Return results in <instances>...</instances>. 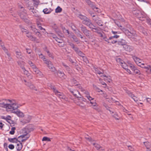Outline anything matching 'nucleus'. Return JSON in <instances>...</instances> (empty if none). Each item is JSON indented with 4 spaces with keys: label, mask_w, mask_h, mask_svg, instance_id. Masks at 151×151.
<instances>
[{
    "label": "nucleus",
    "mask_w": 151,
    "mask_h": 151,
    "mask_svg": "<svg viewBox=\"0 0 151 151\" xmlns=\"http://www.w3.org/2000/svg\"><path fill=\"white\" fill-rule=\"evenodd\" d=\"M57 73L58 76L62 79H65L66 78V76L63 72L60 70H58Z\"/></svg>",
    "instance_id": "nucleus-17"
},
{
    "label": "nucleus",
    "mask_w": 151,
    "mask_h": 151,
    "mask_svg": "<svg viewBox=\"0 0 151 151\" xmlns=\"http://www.w3.org/2000/svg\"><path fill=\"white\" fill-rule=\"evenodd\" d=\"M83 104V103H82L78 102L77 105L81 107L82 109H84L85 108L86 106L85 105H84Z\"/></svg>",
    "instance_id": "nucleus-37"
},
{
    "label": "nucleus",
    "mask_w": 151,
    "mask_h": 151,
    "mask_svg": "<svg viewBox=\"0 0 151 151\" xmlns=\"http://www.w3.org/2000/svg\"><path fill=\"white\" fill-rule=\"evenodd\" d=\"M93 87L96 90H97L98 92H103V91L102 90H101L100 89H99V88H98L96 86L93 85Z\"/></svg>",
    "instance_id": "nucleus-54"
},
{
    "label": "nucleus",
    "mask_w": 151,
    "mask_h": 151,
    "mask_svg": "<svg viewBox=\"0 0 151 151\" xmlns=\"http://www.w3.org/2000/svg\"><path fill=\"white\" fill-rule=\"evenodd\" d=\"M46 64L47 65L49 68H51L53 67V65L52 64V63L50 61L47 62L46 63Z\"/></svg>",
    "instance_id": "nucleus-29"
},
{
    "label": "nucleus",
    "mask_w": 151,
    "mask_h": 151,
    "mask_svg": "<svg viewBox=\"0 0 151 151\" xmlns=\"http://www.w3.org/2000/svg\"><path fill=\"white\" fill-rule=\"evenodd\" d=\"M41 58L43 60V61H45V63L46 64V63L49 62L50 61H49L47 60L46 58L44 56H43L42 57H41Z\"/></svg>",
    "instance_id": "nucleus-55"
},
{
    "label": "nucleus",
    "mask_w": 151,
    "mask_h": 151,
    "mask_svg": "<svg viewBox=\"0 0 151 151\" xmlns=\"http://www.w3.org/2000/svg\"><path fill=\"white\" fill-rule=\"evenodd\" d=\"M70 91L73 94V96L76 98H77L80 93L78 91L75 89H69Z\"/></svg>",
    "instance_id": "nucleus-10"
},
{
    "label": "nucleus",
    "mask_w": 151,
    "mask_h": 151,
    "mask_svg": "<svg viewBox=\"0 0 151 151\" xmlns=\"http://www.w3.org/2000/svg\"><path fill=\"white\" fill-rule=\"evenodd\" d=\"M19 143H18L16 148L17 151H20L22 148V143L19 141H18Z\"/></svg>",
    "instance_id": "nucleus-22"
},
{
    "label": "nucleus",
    "mask_w": 151,
    "mask_h": 151,
    "mask_svg": "<svg viewBox=\"0 0 151 151\" xmlns=\"http://www.w3.org/2000/svg\"><path fill=\"white\" fill-rule=\"evenodd\" d=\"M141 16L139 17H138L139 19L141 21H144L146 19V18L147 17L146 15L145 14H141Z\"/></svg>",
    "instance_id": "nucleus-25"
},
{
    "label": "nucleus",
    "mask_w": 151,
    "mask_h": 151,
    "mask_svg": "<svg viewBox=\"0 0 151 151\" xmlns=\"http://www.w3.org/2000/svg\"><path fill=\"white\" fill-rule=\"evenodd\" d=\"M41 25L38 24V26H37L38 27V28L39 29H40L41 30H44L45 31V29L43 28H42L41 27Z\"/></svg>",
    "instance_id": "nucleus-60"
},
{
    "label": "nucleus",
    "mask_w": 151,
    "mask_h": 151,
    "mask_svg": "<svg viewBox=\"0 0 151 151\" xmlns=\"http://www.w3.org/2000/svg\"><path fill=\"white\" fill-rule=\"evenodd\" d=\"M8 140L10 142L12 143H17L18 142L19 140H18L17 139L16 137L14 138H9Z\"/></svg>",
    "instance_id": "nucleus-24"
},
{
    "label": "nucleus",
    "mask_w": 151,
    "mask_h": 151,
    "mask_svg": "<svg viewBox=\"0 0 151 151\" xmlns=\"http://www.w3.org/2000/svg\"><path fill=\"white\" fill-rule=\"evenodd\" d=\"M147 101V102L149 103L150 104H151V99L150 98H146Z\"/></svg>",
    "instance_id": "nucleus-61"
},
{
    "label": "nucleus",
    "mask_w": 151,
    "mask_h": 151,
    "mask_svg": "<svg viewBox=\"0 0 151 151\" xmlns=\"http://www.w3.org/2000/svg\"><path fill=\"white\" fill-rule=\"evenodd\" d=\"M62 9L60 7L58 6L55 9V12L60 13L62 11Z\"/></svg>",
    "instance_id": "nucleus-41"
},
{
    "label": "nucleus",
    "mask_w": 151,
    "mask_h": 151,
    "mask_svg": "<svg viewBox=\"0 0 151 151\" xmlns=\"http://www.w3.org/2000/svg\"><path fill=\"white\" fill-rule=\"evenodd\" d=\"M81 31L87 37H89L91 35V32L89 30L87 29L86 27L82 24L80 26Z\"/></svg>",
    "instance_id": "nucleus-5"
},
{
    "label": "nucleus",
    "mask_w": 151,
    "mask_h": 151,
    "mask_svg": "<svg viewBox=\"0 0 151 151\" xmlns=\"http://www.w3.org/2000/svg\"><path fill=\"white\" fill-rule=\"evenodd\" d=\"M144 145L146 147L147 149V150H150L149 148L150 147V143L148 142H143Z\"/></svg>",
    "instance_id": "nucleus-31"
},
{
    "label": "nucleus",
    "mask_w": 151,
    "mask_h": 151,
    "mask_svg": "<svg viewBox=\"0 0 151 151\" xmlns=\"http://www.w3.org/2000/svg\"><path fill=\"white\" fill-rule=\"evenodd\" d=\"M8 101H11V100L9 99H3L0 100V106L4 108H5L6 109H7L8 105Z\"/></svg>",
    "instance_id": "nucleus-7"
},
{
    "label": "nucleus",
    "mask_w": 151,
    "mask_h": 151,
    "mask_svg": "<svg viewBox=\"0 0 151 151\" xmlns=\"http://www.w3.org/2000/svg\"><path fill=\"white\" fill-rule=\"evenodd\" d=\"M55 40L58 43H63V40L59 38L58 37H57Z\"/></svg>",
    "instance_id": "nucleus-51"
},
{
    "label": "nucleus",
    "mask_w": 151,
    "mask_h": 151,
    "mask_svg": "<svg viewBox=\"0 0 151 151\" xmlns=\"http://www.w3.org/2000/svg\"><path fill=\"white\" fill-rule=\"evenodd\" d=\"M43 12L45 14H49L51 12L50 11H48V9L47 8L44 9L43 10Z\"/></svg>",
    "instance_id": "nucleus-43"
},
{
    "label": "nucleus",
    "mask_w": 151,
    "mask_h": 151,
    "mask_svg": "<svg viewBox=\"0 0 151 151\" xmlns=\"http://www.w3.org/2000/svg\"><path fill=\"white\" fill-rule=\"evenodd\" d=\"M26 129V132L27 133L30 132H31L33 131L34 130V128L33 126L32 125H28L26 126L25 128Z\"/></svg>",
    "instance_id": "nucleus-14"
},
{
    "label": "nucleus",
    "mask_w": 151,
    "mask_h": 151,
    "mask_svg": "<svg viewBox=\"0 0 151 151\" xmlns=\"http://www.w3.org/2000/svg\"><path fill=\"white\" fill-rule=\"evenodd\" d=\"M92 144L97 150H99V148H100L101 146L97 143H92Z\"/></svg>",
    "instance_id": "nucleus-36"
},
{
    "label": "nucleus",
    "mask_w": 151,
    "mask_h": 151,
    "mask_svg": "<svg viewBox=\"0 0 151 151\" xmlns=\"http://www.w3.org/2000/svg\"><path fill=\"white\" fill-rule=\"evenodd\" d=\"M50 69V70L52 72H55V71H56V69L55 68L54 66L51 68H49Z\"/></svg>",
    "instance_id": "nucleus-53"
},
{
    "label": "nucleus",
    "mask_w": 151,
    "mask_h": 151,
    "mask_svg": "<svg viewBox=\"0 0 151 151\" xmlns=\"http://www.w3.org/2000/svg\"><path fill=\"white\" fill-rule=\"evenodd\" d=\"M78 55L82 57L85 56V55L82 52L79 50L77 53Z\"/></svg>",
    "instance_id": "nucleus-35"
},
{
    "label": "nucleus",
    "mask_w": 151,
    "mask_h": 151,
    "mask_svg": "<svg viewBox=\"0 0 151 151\" xmlns=\"http://www.w3.org/2000/svg\"><path fill=\"white\" fill-rule=\"evenodd\" d=\"M93 18V20L95 22H96L99 19V17L96 16H93L92 17Z\"/></svg>",
    "instance_id": "nucleus-32"
},
{
    "label": "nucleus",
    "mask_w": 151,
    "mask_h": 151,
    "mask_svg": "<svg viewBox=\"0 0 151 151\" xmlns=\"http://www.w3.org/2000/svg\"><path fill=\"white\" fill-rule=\"evenodd\" d=\"M73 49L74 50L76 53H77L80 50L77 47H75Z\"/></svg>",
    "instance_id": "nucleus-57"
},
{
    "label": "nucleus",
    "mask_w": 151,
    "mask_h": 151,
    "mask_svg": "<svg viewBox=\"0 0 151 151\" xmlns=\"http://www.w3.org/2000/svg\"><path fill=\"white\" fill-rule=\"evenodd\" d=\"M9 148L11 150H13L14 148V146L12 144H10L8 146Z\"/></svg>",
    "instance_id": "nucleus-56"
},
{
    "label": "nucleus",
    "mask_w": 151,
    "mask_h": 151,
    "mask_svg": "<svg viewBox=\"0 0 151 151\" xmlns=\"http://www.w3.org/2000/svg\"><path fill=\"white\" fill-rule=\"evenodd\" d=\"M119 37V36L118 35H116L110 37H109V39L112 40L113 38H118Z\"/></svg>",
    "instance_id": "nucleus-47"
},
{
    "label": "nucleus",
    "mask_w": 151,
    "mask_h": 151,
    "mask_svg": "<svg viewBox=\"0 0 151 151\" xmlns=\"http://www.w3.org/2000/svg\"><path fill=\"white\" fill-rule=\"evenodd\" d=\"M133 59L135 61L136 63H137L139 66H140V64L141 63L140 59L139 58L135 56H134L133 57Z\"/></svg>",
    "instance_id": "nucleus-23"
},
{
    "label": "nucleus",
    "mask_w": 151,
    "mask_h": 151,
    "mask_svg": "<svg viewBox=\"0 0 151 151\" xmlns=\"http://www.w3.org/2000/svg\"><path fill=\"white\" fill-rule=\"evenodd\" d=\"M83 60L84 62H85L86 63H89V61L88 60L87 58L84 56L83 57H82Z\"/></svg>",
    "instance_id": "nucleus-42"
},
{
    "label": "nucleus",
    "mask_w": 151,
    "mask_h": 151,
    "mask_svg": "<svg viewBox=\"0 0 151 151\" xmlns=\"http://www.w3.org/2000/svg\"><path fill=\"white\" fill-rule=\"evenodd\" d=\"M79 103H83V102H86L87 100L86 99L84 98L81 94L79 95L77 98Z\"/></svg>",
    "instance_id": "nucleus-13"
},
{
    "label": "nucleus",
    "mask_w": 151,
    "mask_h": 151,
    "mask_svg": "<svg viewBox=\"0 0 151 151\" xmlns=\"http://www.w3.org/2000/svg\"><path fill=\"white\" fill-rule=\"evenodd\" d=\"M68 43L73 49L75 47L74 44L71 42H68Z\"/></svg>",
    "instance_id": "nucleus-50"
},
{
    "label": "nucleus",
    "mask_w": 151,
    "mask_h": 151,
    "mask_svg": "<svg viewBox=\"0 0 151 151\" xmlns=\"http://www.w3.org/2000/svg\"><path fill=\"white\" fill-rule=\"evenodd\" d=\"M18 65L20 66L22 69L23 68H24V62L23 61V60H19L17 61Z\"/></svg>",
    "instance_id": "nucleus-20"
},
{
    "label": "nucleus",
    "mask_w": 151,
    "mask_h": 151,
    "mask_svg": "<svg viewBox=\"0 0 151 151\" xmlns=\"http://www.w3.org/2000/svg\"><path fill=\"white\" fill-rule=\"evenodd\" d=\"M29 39L31 41H35L36 40H37V38L35 37H33L32 36L31 37L29 38Z\"/></svg>",
    "instance_id": "nucleus-58"
},
{
    "label": "nucleus",
    "mask_w": 151,
    "mask_h": 151,
    "mask_svg": "<svg viewBox=\"0 0 151 151\" xmlns=\"http://www.w3.org/2000/svg\"><path fill=\"white\" fill-rule=\"evenodd\" d=\"M85 97H86L89 101H90V103L91 104L92 106H96L97 104L96 102H93L91 101V100H93L94 99V98H92V97L90 96V94H88L87 96H86Z\"/></svg>",
    "instance_id": "nucleus-15"
},
{
    "label": "nucleus",
    "mask_w": 151,
    "mask_h": 151,
    "mask_svg": "<svg viewBox=\"0 0 151 151\" xmlns=\"http://www.w3.org/2000/svg\"><path fill=\"white\" fill-rule=\"evenodd\" d=\"M146 22L149 24L151 25V19L148 17H147L146 19Z\"/></svg>",
    "instance_id": "nucleus-48"
},
{
    "label": "nucleus",
    "mask_w": 151,
    "mask_h": 151,
    "mask_svg": "<svg viewBox=\"0 0 151 151\" xmlns=\"http://www.w3.org/2000/svg\"><path fill=\"white\" fill-rule=\"evenodd\" d=\"M25 85L29 86L31 89H32L34 88V85L30 82H27Z\"/></svg>",
    "instance_id": "nucleus-28"
},
{
    "label": "nucleus",
    "mask_w": 151,
    "mask_h": 151,
    "mask_svg": "<svg viewBox=\"0 0 151 151\" xmlns=\"http://www.w3.org/2000/svg\"><path fill=\"white\" fill-rule=\"evenodd\" d=\"M129 149L131 151H133L134 150V149L131 146H128Z\"/></svg>",
    "instance_id": "nucleus-62"
},
{
    "label": "nucleus",
    "mask_w": 151,
    "mask_h": 151,
    "mask_svg": "<svg viewBox=\"0 0 151 151\" xmlns=\"http://www.w3.org/2000/svg\"><path fill=\"white\" fill-rule=\"evenodd\" d=\"M25 133H26V134H23L22 135H21L19 136L18 137V138H20V137L23 138H24V137H25V136H26V137H27V135H27V134H28V133H27V132H25Z\"/></svg>",
    "instance_id": "nucleus-52"
},
{
    "label": "nucleus",
    "mask_w": 151,
    "mask_h": 151,
    "mask_svg": "<svg viewBox=\"0 0 151 151\" xmlns=\"http://www.w3.org/2000/svg\"><path fill=\"white\" fill-rule=\"evenodd\" d=\"M83 23L84 24L88 27L91 30L93 31V27H95V26L93 24L89 19L87 18Z\"/></svg>",
    "instance_id": "nucleus-6"
},
{
    "label": "nucleus",
    "mask_w": 151,
    "mask_h": 151,
    "mask_svg": "<svg viewBox=\"0 0 151 151\" xmlns=\"http://www.w3.org/2000/svg\"><path fill=\"white\" fill-rule=\"evenodd\" d=\"M42 141H50V139L47 137H44L42 139Z\"/></svg>",
    "instance_id": "nucleus-49"
},
{
    "label": "nucleus",
    "mask_w": 151,
    "mask_h": 151,
    "mask_svg": "<svg viewBox=\"0 0 151 151\" xmlns=\"http://www.w3.org/2000/svg\"><path fill=\"white\" fill-rule=\"evenodd\" d=\"M78 17L80 18L81 20H83V22L86 19L88 18L86 16L82 15L81 14L79 15Z\"/></svg>",
    "instance_id": "nucleus-26"
},
{
    "label": "nucleus",
    "mask_w": 151,
    "mask_h": 151,
    "mask_svg": "<svg viewBox=\"0 0 151 151\" xmlns=\"http://www.w3.org/2000/svg\"><path fill=\"white\" fill-rule=\"evenodd\" d=\"M63 65L65 67L66 69L68 71H70V68L68 66V65H66V64H65L64 63H63Z\"/></svg>",
    "instance_id": "nucleus-46"
},
{
    "label": "nucleus",
    "mask_w": 151,
    "mask_h": 151,
    "mask_svg": "<svg viewBox=\"0 0 151 151\" xmlns=\"http://www.w3.org/2000/svg\"><path fill=\"white\" fill-rule=\"evenodd\" d=\"M33 1L34 2V4L37 6H38L39 3V1L38 0H33Z\"/></svg>",
    "instance_id": "nucleus-59"
},
{
    "label": "nucleus",
    "mask_w": 151,
    "mask_h": 151,
    "mask_svg": "<svg viewBox=\"0 0 151 151\" xmlns=\"http://www.w3.org/2000/svg\"><path fill=\"white\" fill-rule=\"evenodd\" d=\"M33 70V73L34 74H39L40 75L41 73V72L37 68V67Z\"/></svg>",
    "instance_id": "nucleus-27"
},
{
    "label": "nucleus",
    "mask_w": 151,
    "mask_h": 151,
    "mask_svg": "<svg viewBox=\"0 0 151 151\" xmlns=\"http://www.w3.org/2000/svg\"><path fill=\"white\" fill-rule=\"evenodd\" d=\"M51 88L55 93H58V90L56 89L55 87L54 86H51Z\"/></svg>",
    "instance_id": "nucleus-44"
},
{
    "label": "nucleus",
    "mask_w": 151,
    "mask_h": 151,
    "mask_svg": "<svg viewBox=\"0 0 151 151\" xmlns=\"http://www.w3.org/2000/svg\"><path fill=\"white\" fill-rule=\"evenodd\" d=\"M15 52L16 56L18 60H24L22 54L20 51L15 50Z\"/></svg>",
    "instance_id": "nucleus-9"
},
{
    "label": "nucleus",
    "mask_w": 151,
    "mask_h": 151,
    "mask_svg": "<svg viewBox=\"0 0 151 151\" xmlns=\"http://www.w3.org/2000/svg\"><path fill=\"white\" fill-rule=\"evenodd\" d=\"M89 6L93 10H94L95 11H96L97 12H99L98 10H95V9H98V8L97 7H96L95 6V4L93 2H92L90 4V5H89Z\"/></svg>",
    "instance_id": "nucleus-21"
},
{
    "label": "nucleus",
    "mask_w": 151,
    "mask_h": 151,
    "mask_svg": "<svg viewBox=\"0 0 151 151\" xmlns=\"http://www.w3.org/2000/svg\"><path fill=\"white\" fill-rule=\"evenodd\" d=\"M6 53L8 57V61H11L12 60V58L11 57V55L8 52H6Z\"/></svg>",
    "instance_id": "nucleus-39"
},
{
    "label": "nucleus",
    "mask_w": 151,
    "mask_h": 151,
    "mask_svg": "<svg viewBox=\"0 0 151 151\" xmlns=\"http://www.w3.org/2000/svg\"><path fill=\"white\" fill-rule=\"evenodd\" d=\"M124 32L128 38L132 39L133 40H135V37L137 36L136 31L132 27L129 28V30L124 29Z\"/></svg>",
    "instance_id": "nucleus-2"
},
{
    "label": "nucleus",
    "mask_w": 151,
    "mask_h": 151,
    "mask_svg": "<svg viewBox=\"0 0 151 151\" xmlns=\"http://www.w3.org/2000/svg\"><path fill=\"white\" fill-rule=\"evenodd\" d=\"M12 113L17 115L19 117H24V114L23 113L21 112L20 110H18L17 111H12Z\"/></svg>",
    "instance_id": "nucleus-19"
},
{
    "label": "nucleus",
    "mask_w": 151,
    "mask_h": 151,
    "mask_svg": "<svg viewBox=\"0 0 151 151\" xmlns=\"http://www.w3.org/2000/svg\"><path fill=\"white\" fill-rule=\"evenodd\" d=\"M103 38L104 40V41L107 42L108 43H109V40H111V39H109V38H107L105 35H104V37Z\"/></svg>",
    "instance_id": "nucleus-45"
},
{
    "label": "nucleus",
    "mask_w": 151,
    "mask_h": 151,
    "mask_svg": "<svg viewBox=\"0 0 151 151\" xmlns=\"http://www.w3.org/2000/svg\"><path fill=\"white\" fill-rule=\"evenodd\" d=\"M59 97L60 98L64 99L65 101H67L68 100V98L64 95L63 93L61 95H60V96H59Z\"/></svg>",
    "instance_id": "nucleus-30"
},
{
    "label": "nucleus",
    "mask_w": 151,
    "mask_h": 151,
    "mask_svg": "<svg viewBox=\"0 0 151 151\" xmlns=\"http://www.w3.org/2000/svg\"><path fill=\"white\" fill-rule=\"evenodd\" d=\"M24 75H26L27 77L29 78L32 79V76H31L30 74L29 73V72L26 70L25 68H23L22 69Z\"/></svg>",
    "instance_id": "nucleus-18"
},
{
    "label": "nucleus",
    "mask_w": 151,
    "mask_h": 151,
    "mask_svg": "<svg viewBox=\"0 0 151 151\" xmlns=\"http://www.w3.org/2000/svg\"><path fill=\"white\" fill-rule=\"evenodd\" d=\"M96 23L100 26H103V22L100 20L99 19L96 22Z\"/></svg>",
    "instance_id": "nucleus-38"
},
{
    "label": "nucleus",
    "mask_w": 151,
    "mask_h": 151,
    "mask_svg": "<svg viewBox=\"0 0 151 151\" xmlns=\"http://www.w3.org/2000/svg\"><path fill=\"white\" fill-rule=\"evenodd\" d=\"M28 8L30 12L32 13V14H33V16L34 17H36L39 18H40V16L38 14V12L34 8V7L28 6Z\"/></svg>",
    "instance_id": "nucleus-8"
},
{
    "label": "nucleus",
    "mask_w": 151,
    "mask_h": 151,
    "mask_svg": "<svg viewBox=\"0 0 151 151\" xmlns=\"http://www.w3.org/2000/svg\"><path fill=\"white\" fill-rule=\"evenodd\" d=\"M26 50L28 54H30L32 52V50L29 49H26Z\"/></svg>",
    "instance_id": "nucleus-64"
},
{
    "label": "nucleus",
    "mask_w": 151,
    "mask_h": 151,
    "mask_svg": "<svg viewBox=\"0 0 151 151\" xmlns=\"http://www.w3.org/2000/svg\"><path fill=\"white\" fill-rule=\"evenodd\" d=\"M52 28L54 29V30H55L56 28H57L58 27L57 25L55 24H52Z\"/></svg>",
    "instance_id": "nucleus-63"
},
{
    "label": "nucleus",
    "mask_w": 151,
    "mask_h": 151,
    "mask_svg": "<svg viewBox=\"0 0 151 151\" xmlns=\"http://www.w3.org/2000/svg\"><path fill=\"white\" fill-rule=\"evenodd\" d=\"M71 37L73 40L75 42H78V39L73 34L71 35Z\"/></svg>",
    "instance_id": "nucleus-33"
},
{
    "label": "nucleus",
    "mask_w": 151,
    "mask_h": 151,
    "mask_svg": "<svg viewBox=\"0 0 151 151\" xmlns=\"http://www.w3.org/2000/svg\"><path fill=\"white\" fill-rule=\"evenodd\" d=\"M19 27L20 28L22 31L23 32H26L27 33L28 32V31L27 29H24L22 26L21 25L19 26Z\"/></svg>",
    "instance_id": "nucleus-34"
},
{
    "label": "nucleus",
    "mask_w": 151,
    "mask_h": 151,
    "mask_svg": "<svg viewBox=\"0 0 151 151\" xmlns=\"http://www.w3.org/2000/svg\"><path fill=\"white\" fill-rule=\"evenodd\" d=\"M122 66L125 69L127 72L129 74L140 75L141 74L139 70L137 69L136 67L131 63H128V65L126 63L121 62Z\"/></svg>",
    "instance_id": "nucleus-1"
},
{
    "label": "nucleus",
    "mask_w": 151,
    "mask_h": 151,
    "mask_svg": "<svg viewBox=\"0 0 151 151\" xmlns=\"http://www.w3.org/2000/svg\"><path fill=\"white\" fill-rule=\"evenodd\" d=\"M126 92L130 97L132 98L134 101H137L136 99L137 98L135 96L132 92L128 90H126Z\"/></svg>",
    "instance_id": "nucleus-12"
},
{
    "label": "nucleus",
    "mask_w": 151,
    "mask_h": 151,
    "mask_svg": "<svg viewBox=\"0 0 151 151\" xmlns=\"http://www.w3.org/2000/svg\"><path fill=\"white\" fill-rule=\"evenodd\" d=\"M123 48L125 50L129 52L133 50L134 49V47H133L131 46L128 45L126 44L124 46V47Z\"/></svg>",
    "instance_id": "nucleus-11"
},
{
    "label": "nucleus",
    "mask_w": 151,
    "mask_h": 151,
    "mask_svg": "<svg viewBox=\"0 0 151 151\" xmlns=\"http://www.w3.org/2000/svg\"><path fill=\"white\" fill-rule=\"evenodd\" d=\"M10 102V104H9L7 109H16L20 106V105H19L16 103L14 100H11V101Z\"/></svg>",
    "instance_id": "nucleus-4"
},
{
    "label": "nucleus",
    "mask_w": 151,
    "mask_h": 151,
    "mask_svg": "<svg viewBox=\"0 0 151 151\" xmlns=\"http://www.w3.org/2000/svg\"><path fill=\"white\" fill-rule=\"evenodd\" d=\"M113 116L116 119L119 120V119L118 114L117 112H115L114 114L113 115Z\"/></svg>",
    "instance_id": "nucleus-40"
},
{
    "label": "nucleus",
    "mask_w": 151,
    "mask_h": 151,
    "mask_svg": "<svg viewBox=\"0 0 151 151\" xmlns=\"http://www.w3.org/2000/svg\"><path fill=\"white\" fill-rule=\"evenodd\" d=\"M19 8H21V9L19 11V14L21 19L24 20L25 22H27L25 20H27V11L24 8L21 6H19Z\"/></svg>",
    "instance_id": "nucleus-3"
},
{
    "label": "nucleus",
    "mask_w": 151,
    "mask_h": 151,
    "mask_svg": "<svg viewBox=\"0 0 151 151\" xmlns=\"http://www.w3.org/2000/svg\"><path fill=\"white\" fill-rule=\"evenodd\" d=\"M127 42L125 40L123 39H121L117 41V44L119 45L122 46L123 47L124 45L126 44Z\"/></svg>",
    "instance_id": "nucleus-16"
}]
</instances>
